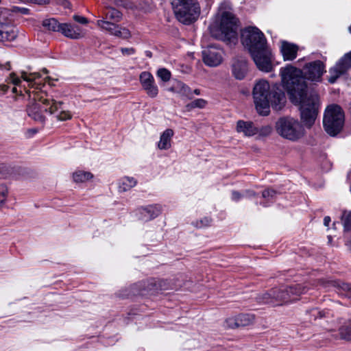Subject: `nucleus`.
<instances>
[{
	"label": "nucleus",
	"instance_id": "13",
	"mask_svg": "<svg viewBox=\"0 0 351 351\" xmlns=\"http://www.w3.org/2000/svg\"><path fill=\"white\" fill-rule=\"evenodd\" d=\"M203 61L208 66H217L223 60L221 49L210 47L202 51Z\"/></svg>",
	"mask_w": 351,
	"mask_h": 351
},
{
	"label": "nucleus",
	"instance_id": "55",
	"mask_svg": "<svg viewBox=\"0 0 351 351\" xmlns=\"http://www.w3.org/2000/svg\"><path fill=\"white\" fill-rule=\"evenodd\" d=\"M115 3H116V4H117V5H121V3L119 2V1L115 0Z\"/></svg>",
	"mask_w": 351,
	"mask_h": 351
},
{
	"label": "nucleus",
	"instance_id": "45",
	"mask_svg": "<svg viewBox=\"0 0 351 351\" xmlns=\"http://www.w3.org/2000/svg\"><path fill=\"white\" fill-rule=\"evenodd\" d=\"M12 10L14 12H21L23 14H29V9L25 8L14 7Z\"/></svg>",
	"mask_w": 351,
	"mask_h": 351
},
{
	"label": "nucleus",
	"instance_id": "49",
	"mask_svg": "<svg viewBox=\"0 0 351 351\" xmlns=\"http://www.w3.org/2000/svg\"><path fill=\"white\" fill-rule=\"evenodd\" d=\"M9 88V86L5 84L0 85V90H1L3 93H6Z\"/></svg>",
	"mask_w": 351,
	"mask_h": 351
},
{
	"label": "nucleus",
	"instance_id": "4",
	"mask_svg": "<svg viewBox=\"0 0 351 351\" xmlns=\"http://www.w3.org/2000/svg\"><path fill=\"white\" fill-rule=\"evenodd\" d=\"M29 102L27 107V114L36 121L43 122L45 120L44 112H48L53 114L58 112L62 105V101H56L55 99L42 91L27 90Z\"/></svg>",
	"mask_w": 351,
	"mask_h": 351
},
{
	"label": "nucleus",
	"instance_id": "52",
	"mask_svg": "<svg viewBox=\"0 0 351 351\" xmlns=\"http://www.w3.org/2000/svg\"><path fill=\"white\" fill-rule=\"evenodd\" d=\"M193 93L195 95H199L200 94V90L199 89H195V90H194Z\"/></svg>",
	"mask_w": 351,
	"mask_h": 351
},
{
	"label": "nucleus",
	"instance_id": "14",
	"mask_svg": "<svg viewBox=\"0 0 351 351\" xmlns=\"http://www.w3.org/2000/svg\"><path fill=\"white\" fill-rule=\"evenodd\" d=\"M140 82L149 97L154 98L158 95V88L155 84L153 75L150 73L142 72L140 75Z\"/></svg>",
	"mask_w": 351,
	"mask_h": 351
},
{
	"label": "nucleus",
	"instance_id": "51",
	"mask_svg": "<svg viewBox=\"0 0 351 351\" xmlns=\"http://www.w3.org/2000/svg\"><path fill=\"white\" fill-rule=\"evenodd\" d=\"M346 245L350 250H351V237L346 241Z\"/></svg>",
	"mask_w": 351,
	"mask_h": 351
},
{
	"label": "nucleus",
	"instance_id": "7",
	"mask_svg": "<svg viewBox=\"0 0 351 351\" xmlns=\"http://www.w3.org/2000/svg\"><path fill=\"white\" fill-rule=\"evenodd\" d=\"M304 124L297 119L291 117L280 118L276 123L277 133L283 138L298 141L305 134Z\"/></svg>",
	"mask_w": 351,
	"mask_h": 351
},
{
	"label": "nucleus",
	"instance_id": "50",
	"mask_svg": "<svg viewBox=\"0 0 351 351\" xmlns=\"http://www.w3.org/2000/svg\"><path fill=\"white\" fill-rule=\"evenodd\" d=\"M244 197H251L255 195V193L252 191H245L243 193Z\"/></svg>",
	"mask_w": 351,
	"mask_h": 351
},
{
	"label": "nucleus",
	"instance_id": "36",
	"mask_svg": "<svg viewBox=\"0 0 351 351\" xmlns=\"http://www.w3.org/2000/svg\"><path fill=\"white\" fill-rule=\"evenodd\" d=\"M157 75L164 82H168L171 78L170 71L164 68L158 70Z\"/></svg>",
	"mask_w": 351,
	"mask_h": 351
},
{
	"label": "nucleus",
	"instance_id": "37",
	"mask_svg": "<svg viewBox=\"0 0 351 351\" xmlns=\"http://www.w3.org/2000/svg\"><path fill=\"white\" fill-rule=\"evenodd\" d=\"M62 105L60 106V113L57 115V119L61 121L69 120L72 118V114L69 110H63L61 108ZM59 109L58 110V111Z\"/></svg>",
	"mask_w": 351,
	"mask_h": 351
},
{
	"label": "nucleus",
	"instance_id": "19",
	"mask_svg": "<svg viewBox=\"0 0 351 351\" xmlns=\"http://www.w3.org/2000/svg\"><path fill=\"white\" fill-rule=\"evenodd\" d=\"M287 288L288 289L287 294V296H289V303L298 300L302 294H304L307 291L306 287L299 284L287 286Z\"/></svg>",
	"mask_w": 351,
	"mask_h": 351
},
{
	"label": "nucleus",
	"instance_id": "12",
	"mask_svg": "<svg viewBox=\"0 0 351 351\" xmlns=\"http://www.w3.org/2000/svg\"><path fill=\"white\" fill-rule=\"evenodd\" d=\"M305 78L315 82L320 80L324 72V65L319 60L307 64L303 69Z\"/></svg>",
	"mask_w": 351,
	"mask_h": 351
},
{
	"label": "nucleus",
	"instance_id": "56",
	"mask_svg": "<svg viewBox=\"0 0 351 351\" xmlns=\"http://www.w3.org/2000/svg\"><path fill=\"white\" fill-rule=\"evenodd\" d=\"M45 80H49V77H45Z\"/></svg>",
	"mask_w": 351,
	"mask_h": 351
},
{
	"label": "nucleus",
	"instance_id": "40",
	"mask_svg": "<svg viewBox=\"0 0 351 351\" xmlns=\"http://www.w3.org/2000/svg\"><path fill=\"white\" fill-rule=\"evenodd\" d=\"M326 314H329L328 311H326L324 310L320 311L319 309H313L311 311V315L314 317L315 319L317 318H323L326 317Z\"/></svg>",
	"mask_w": 351,
	"mask_h": 351
},
{
	"label": "nucleus",
	"instance_id": "47",
	"mask_svg": "<svg viewBox=\"0 0 351 351\" xmlns=\"http://www.w3.org/2000/svg\"><path fill=\"white\" fill-rule=\"evenodd\" d=\"M210 223V219L208 218H205L204 220L201 221L202 225H199V228H202L204 226H208Z\"/></svg>",
	"mask_w": 351,
	"mask_h": 351
},
{
	"label": "nucleus",
	"instance_id": "18",
	"mask_svg": "<svg viewBox=\"0 0 351 351\" xmlns=\"http://www.w3.org/2000/svg\"><path fill=\"white\" fill-rule=\"evenodd\" d=\"M236 130L239 133H243L245 136H252L257 134V128L251 121H238Z\"/></svg>",
	"mask_w": 351,
	"mask_h": 351
},
{
	"label": "nucleus",
	"instance_id": "39",
	"mask_svg": "<svg viewBox=\"0 0 351 351\" xmlns=\"http://www.w3.org/2000/svg\"><path fill=\"white\" fill-rule=\"evenodd\" d=\"M272 132L271 126L267 125L262 126L261 128H257V134H259L261 136H267Z\"/></svg>",
	"mask_w": 351,
	"mask_h": 351
},
{
	"label": "nucleus",
	"instance_id": "28",
	"mask_svg": "<svg viewBox=\"0 0 351 351\" xmlns=\"http://www.w3.org/2000/svg\"><path fill=\"white\" fill-rule=\"evenodd\" d=\"M155 286L156 284L153 280L140 282L133 286L134 289L133 293L143 294L145 291H152L154 289Z\"/></svg>",
	"mask_w": 351,
	"mask_h": 351
},
{
	"label": "nucleus",
	"instance_id": "16",
	"mask_svg": "<svg viewBox=\"0 0 351 351\" xmlns=\"http://www.w3.org/2000/svg\"><path fill=\"white\" fill-rule=\"evenodd\" d=\"M59 32L71 39H80L85 36V32L80 26L67 23L61 24Z\"/></svg>",
	"mask_w": 351,
	"mask_h": 351
},
{
	"label": "nucleus",
	"instance_id": "33",
	"mask_svg": "<svg viewBox=\"0 0 351 351\" xmlns=\"http://www.w3.org/2000/svg\"><path fill=\"white\" fill-rule=\"evenodd\" d=\"M341 222L344 232L351 230V211H343L341 217Z\"/></svg>",
	"mask_w": 351,
	"mask_h": 351
},
{
	"label": "nucleus",
	"instance_id": "43",
	"mask_svg": "<svg viewBox=\"0 0 351 351\" xmlns=\"http://www.w3.org/2000/svg\"><path fill=\"white\" fill-rule=\"evenodd\" d=\"M276 194V192L274 190L267 189L263 191L262 196L263 198H272Z\"/></svg>",
	"mask_w": 351,
	"mask_h": 351
},
{
	"label": "nucleus",
	"instance_id": "26",
	"mask_svg": "<svg viewBox=\"0 0 351 351\" xmlns=\"http://www.w3.org/2000/svg\"><path fill=\"white\" fill-rule=\"evenodd\" d=\"M273 294V288H271L267 291H265L258 293L257 295L256 296V300L259 304H270L273 306H275L276 305L275 304V299L274 298V295Z\"/></svg>",
	"mask_w": 351,
	"mask_h": 351
},
{
	"label": "nucleus",
	"instance_id": "29",
	"mask_svg": "<svg viewBox=\"0 0 351 351\" xmlns=\"http://www.w3.org/2000/svg\"><path fill=\"white\" fill-rule=\"evenodd\" d=\"M103 14L105 16L104 19L107 21L112 20L119 22L122 18L121 12L112 7H106L103 11Z\"/></svg>",
	"mask_w": 351,
	"mask_h": 351
},
{
	"label": "nucleus",
	"instance_id": "9",
	"mask_svg": "<svg viewBox=\"0 0 351 351\" xmlns=\"http://www.w3.org/2000/svg\"><path fill=\"white\" fill-rule=\"evenodd\" d=\"M11 13L6 8H0V41H12L17 36V30L12 25Z\"/></svg>",
	"mask_w": 351,
	"mask_h": 351
},
{
	"label": "nucleus",
	"instance_id": "1",
	"mask_svg": "<svg viewBox=\"0 0 351 351\" xmlns=\"http://www.w3.org/2000/svg\"><path fill=\"white\" fill-rule=\"evenodd\" d=\"M280 75L290 100L300 106L302 123L308 128H311L315 122L321 106L318 94L308 89L302 71L291 65L281 68Z\"/></svg>",
	"mask_w": 351,
	"mask_h": 351
},
{
	"label": "nucleus",
	"instance_id": "30",
	"mask_svg": "<svg viewBox=\"0 0 351 351\" xmlns=\"http://www.w3.org/2000/svg\"><path fill=\"white\" fill-rule=\"evenodd\" d=\"M21 77L23 80L29 82V85L32 87H34L36 85L39 86L40 84L39 82H36V80L41 77V75L39 73H27L25 71H22L21 73Z\"/></svg>",
	"mask_w": 351,
	"mask_h": 351
},
{
	"label": "nucleus",
	"instance_id": "22",
	"mask_svg": "<svg viewBox=\"0 0 351 351\" xmlns=\"http://www.w3.org/2000/svg\"><path fill=\"white\" fill-rule=\"evenodd\" d=\"M174 135V132L172 129H166L160 136V140L158 142V148L160 150H167L171 147V140Z\"/></svg>",
	"mask_w": 351,
	"mask_h": 351
},
{
	"label": "nucleus",
	"instance_id": "5",
	"mask_svg": "<svg viewBox=\"0 0 351 351\" xmlns=\"http://www.w3.org/2000/svg\"><path fill=\"white\" fill-rule=\"evenodd\" d=\"M219 28L221 34L218 38L228 43H235L237 40L238 19L232 12L229 1L221 3L219 8Z\"/></svg>",
	"mask_w": 351,
	"mask_h": 351
},
{
	"label": "nucleus",
	"instance_id": "24",
	"mask_svg": "<svg viewBox=\"0 0 351 351\" xmlns=\"http://www.w3.org/2000/svg\"><path fill=\"white\" fill-rule=\"evenodd\" d=\"M247 71V62L244 59L237 60L232 64L233 75L238 80L245 77Z\"/></svg>",
	"mask_w": 351,
	"mask_h": 351
},
{
	"label": "nucleus",
	"instance_id": "48",
	"mask_svg": "<svg viewBox=\"0 0 351 351\" xmlns=\"http://www.w3.org/2000/svg\"><path fill=\"white\" fill-rule=\"evenodd\" d=\"M330 221H331L330 217L328 216H326L324 219V225L325 226L328 227L329 226V223H330Z\"/></svg>",
	"mask_w": 351,
	"mask_h": 351
},
{
	"label": "nucleus",
	"instance_id": "27",
	"mask_svg": "<svg viewBox=\"0 0 351 351\" xmlns=\"http://www.w3.org/2000/svg\"><path fill=\"white\" fill-rule=\"evenodd\" d=\"M137 180L134 177L124 176L121 178L118 183L119 191L121 193L126 192L136 186Z\"/></svg>",
	"mask_w": 351,
	"mask_h": 351
},
{
	"label": "nucleus",
	"instance_id": "3",
	"mask_svg": "<svg viewBox=\"0 0 351 351\" xmlns=\"http://www.w3.org/2000/svg\"><path fill=\"white\" fill-rule=\"evenodd\" d=\"M255 108L260 115L267 116L271 107L275 110H281L285 104V93L277 84H270L262 80L256 82L253 88Z\"/></svg>",
	"mask_w": 351,
	"mask_h": 351
},
{
	"label": "nucleus",
	"instance_id": "42",
	"mask_svg": "<svg viewBox=\"0 0 351 351\" xmlns=\"http://www.w3.org/2000/svg\"><path fill=\"white\" fill-rule=\"evenodd\" d=\"M73 19L75 21L81 23V24H87L88 23V20L82 16L80 15H73Z\"/></svg>",
	"mask_w": 351,
	"mask_h": 351
},
{
	"label": "nucleus",
	"instance_id": "11",
	"mask_svg": "<svg viewBox=\"0 0 351 351\" xmlns=\"http://www.w3.org/2000/svg\"><path fill=\"white\" fill-rule=\"evenodd\" d=\"M96 23L101 29L106 31L114 36L125 39L131 36L130 32L127 28L119 27L107 20H98Z\"/></svg>",
	"mask_w": 351,
	"mask_h": 351
},
{
	"label": "nucleus",
	"instance_id": "34",
	"mask_svg": "<svg viewBox=\"0 0 351 351\" xmlns=\"http://www.w3.org/2000/svg\"><path fill=\"white\" fill-rule=\"evenodd\" d=\"M207 101L203 99H197L192 102L186 105V109L188 111L191 110L193 108H203L206 106Z\"/></svg>",
	"mask_w": 351,
	"mask_h": 351
},
{
	"label": "nucleus",
	"instance_id": "6",
	"mask_svg": "<svg viewBox=\"0 0 351 351\" xmlns=\"http://www.w3.org/2000/svg\"><path fill=\"white\" fill-rule=\"evenodd\" d=\"M178 20L184 24H190L200 14V6L197 0H169Z\"/></svg>",
	"mask_w": 351,
	"mask_h": 351
},
{
	"label": "nucleus",
	"instance_id": "10",
	"mask_svg": "<svg viewBox=\"0 0 351 351\" xmlns=\"http://www.w3.org/2000/svg\"><path fill=\"white\" fill-rule=\"evenodd\" d=\"M351 69V51L346 53L336 64L330 69L328 81L332 84L337 79Z\"/></svg>",
	"mask_w": 351,
	"mask_h": 351
},
{
	"label": "nucleus",
	"instance_id": "15",
	"mask_svg": "<svg viewBox=\"0 0 351 351\" xmlns=\"http://www.w3.org/2000/svg\"><path fill=\"white\" fill-rule=\"evenodd\" d=\"M254 322V316L252 314H240L226 320L228 327L230 328L247 326L252 324Z\"/></svg>",
	"mask_w": 351,
	"mask_h": 351
},
{
	"label": "nucleus",
	"instance_id": "17",
	"mask_svg": "<svg viewBox=\"0 0 351 351\" xmlns=\"http://www.w3.org/2000/svg\"><path fill=\"white\" fill-rule=\"evenodd\" d=\"M298 47L287 41H281L280 52L282 55L283 60L285 61H291L297 57Z\"/></svg>",
	"mask_w": 351,
	"mask_h": 351
},
{
	"label": "nucleus",
	"instance_id": "38",
	"mask_svg": "<svg viewBox=\"0 0 351 351\" xmlns=\"http://www.w3.org/2000/svg\"><path fill=\"white\" fill-rule=\"evenodd\" d=\"M8 188L5 185H0V207L2 206L6 202L8 197Z\"/></svg>",
	"mask_w": 351,
	"mask_h": 351
},
{
	"label": "nucleus",
	"instance_id": "21",
	"mask_svg": "<svg viewBox=\"0 0 351 351\" xmlns=\"http://www.w3.org/2000/svg\"><path fill=\"white\" fill-rule=\"evenodd\" d=\"M141 218L145 221L152 220L158 217L161 213L160 205H149L140 210Z\"/></svg>",
	"mask_w": 351,
	"mask_h": 351
},
{
	"label": "nucleus",
	"instance_id": "46",
	"mask_svg": "<svg viewBox=\"0 0 351 351\" xmlns=\"http://www.w3.org/2000/svg\"><path fill=\"white\" fill-rule=\"evenodd\" d=\"M121 51L124 55H132L134 53V49L133 48H121Z\"/></svg>",
	"mask_w": 351,
	"mask_h": 351
},
{
	"label": "nucleus",
	"instance_id": "44",
	"mask_svg": "<svg viewBox=\"0 0 351 351\" xmlns=\"http://www.w3.org/2000/svg\"><path fill=\"white\" fill-rule=\"evenodd\" d=\"M244 197L243 194L240 193L238 191H233L232 192V199L235 202H238L241 199V197Z\"/></svg>",
	"mask_w": 351,
	"mask_h": 351
},
{
	"label": "nucleus",
	"instance_id": "20",
	"mask_svg": "<svg viewBox=\"0 0 351 351\" xmlns=\"http://www.w3.org/2000/svg\"><path fill=\"white\" fill-rule=\"evenodd\" d=\"M169 91L179 95L182 97L189 99L193 98L191 89L182 82H176L169 89Z\"/></svg>",
	"mask_w": 351,
	"mask_h": 351
},
{
	"label": "nucleus",
	"instance_id": "53",
	"mask_svg": "<svg viewBox=\"0 0 351 351\" xmlns=\"http://www.w3.org/2000/svg\"><path fill=\"white\" fill-rule=\"evenodd\" d=\"M12 93H17V88L16 87H14L12 88Z\"/></svg>",
	"mask_w": 351,
	"mask_h": 351
},
{
	"label": "nucleus",
	"instance_id": "2",
	"mask_svg": "<svg viewBox=\"0 0 351 351\" xmlns=\"http://www.w3.org/2000/svg\"><path fill=\"white\" fill-rule=\"evenodd\" d=\"M241 42L247 48L258 69L269 72L272 69L271 52L263 33L256 27L241 32Z\"/></svg>",
	"mask_w": 351,
	"mask_h": 351
},
{
	"label": "nucleus",
	"instance_id": "8",
	"mask_svg": "<svg viewBox=\"0 0 351 351\" xmlns=\"http://www.w3.org/2000/svg\"><path fill=\"white\" fill-rule=\"evenodd\" d=\"M344 124V113L341 108L337 104L328 106L325 110L323 125L325 131L330 136L337 135Z\"/></svg>",
	"mask_w": 351,
	"mask_h": 351
},
{
	"label": "nucleus",
	"instance_id": "23",
	"mask_svg": "<svg viewBox=\"0 0 351 351\" xmlns=\"http://www.w3.org/2000/svg\"><path fill=\"white\" fill-rule=\"evenodd\" d=\"M273 291L276 306H282L289 303V296H287V291H288L287 286L282 285L278 287H274Z\"/></svg>",
	"mask_w": 351,
	"mask_h": 351
},
{
	"label": "nucleus",
	"instance_id": "32",
	"mask_svg": "<svg viewBox=\"0 0 351 351\" xmlns=\"http://www.w3.org/2000/svg\"><path fill=\"white\" fill-rule=\"evenodd\" d=\"M61 24L62 23H59L54 18L46 19L43 20V23H42L43 26L46 29H47L49 31L58 32H60Z\"/></svg>",
	"mask_w": 351,
	"mask_h": 351
},
{
	"label": "nucleus",
	"instance_id": "41",
	"mask_svg": "<svg viewBox=\"0 0 351 351\" xmlns=\"http://www.w3.org/2000/svg\"><path fill=\"white\" fill-rule=\"evenodd\" d=\"M8 81L16 86L21 83V79L14 73H10Z\"/></svg>",
	"mask_w": 351,
	"mask_h": 351
},
{
	"label": "nucleus",
	"instance_id": "31",
	"mask_svg": "<svg viewBox=\"0 0 351 351\" xmlns=\"http://www.w3.org/2000/svg\"><path fill=\"white\" fill-rule=\"evenodd\" d=\"M93 178V175L89 171L77 170L73 173V181L76 183L85 182L91 180Z\"/></svg>",
	"mask_w": 351,
	"mask_h": 351
},
{
	"label": "nucleus",
	"instance_id": "25",
	"mask_svg": "<svg viewBox=\"0 0 351 351\" xmlns=\"http://www.w3.org/2000/svg\"><path fill=\"white\" fill-rule=\"evenodd\" d=\"M319 283L326 288L334 287L339 290L340 293L351 291V285L336 280H320Z\"/></svg>",
	"mask_w": 351,
	"mask_h": 351
},
{
	"label": "nucleus",
	"instance_id": "35",
	"mask_svg": "<svg viewBox=\"0 0 351 351\" xmlns=\"http://www.w3.org/2000/svg\"><path fill=\"white\" fill-rule=\"evenodd\" d=\"M340 339L351 341V325L343 326L339 328Z\"/></svg>",
	"mask_w": 351,
	"mask_h": 351
},
{
	"label": "nucleus",
	"instance_id": "54",
	"mask_svg": "<svg viewBox=\"0 0 351 351\" xmlns=\"http://www.w3.org/2000/svg\"><path fill=\"white\" fill-rule=\"evenodd\" d=\"M42 71L45 74L48 73V71L46 69H43Z\"/></svg>",
	"mask_w": 351,
	"mask_h": 351
}]
</instances>
